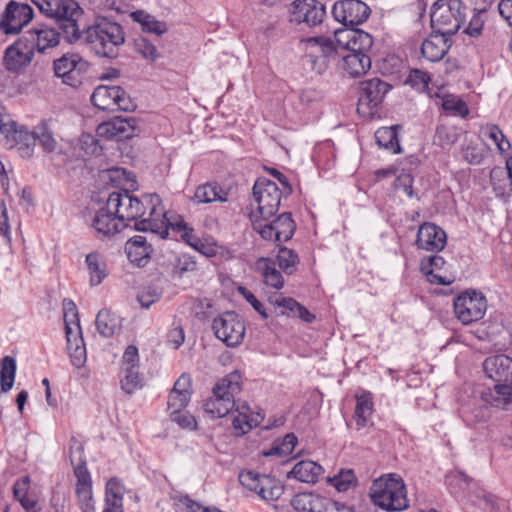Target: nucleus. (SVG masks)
<instances>
[{
  "mask_svg": "<svg viewBox=\"0 0 512 512\" xmlns=\"http://www.w3.org/2000/svg\"><path fill=\"white\" fill-rule=\"evenodd\" d=\"M84 43L96 55L112 59L125 43V33L119 23L99 17L85 29Z\"/></svg>",
  "mask_w": 512,
  "mask_h": 512,
  "instance_id": "obj_1",
  "label": "nucleus"
},
{
  "mask_svg": "<svg viewBox=\"0 0 512 512\" xmlns=\"http://www.w3.org/2000/svg\"><path fill=\"white\" fill-rule=\"evenodd\" d=\"M146 202L151 205L148 218H143L140 222H136L135 230L141 232H151L160 235L162 239L168 236V229L171 227L173 230L179 232L183 231L182 238L192 247L198 249L197 245L199 240L193 235V229L189 228L187 223L178 216L174 221H171L163 207H161V199L157 194H148L145 196Z\"/></svg>",
  "mask_w": 512,
  "mask_h": 512,
  "instance_id": "obj_2",
  "label": "nucleus"
},
{
  "mask_svg": "<svg viewBox=\"0 0 512 512\" xmlns=\"http://www.w3.org/2000/svg\"><path fill=\"white\" fill-rule=\"evenodd\" d=\"M370 497L374 505L388 512L403 511L409 506L406 485L397 474L375 479L370 488Z\"/></svg>",
  "mask_w": 512,
  "mask_h": 512,
  "instance_id": "obj_3",
  "label": "nucleus"
},
{
  "mask_svg": "<svg viewBox=\"0 0 512 512\" xmlns=\"http://www.w3.org/2000/svg\"><path fill=\"white\" fill-rule=\"evenodd\" d=\"M241 389V374L238 371L228 374L215 384L213 395L203 405L204 411L212 418L226 416L234 409L235 396Z\"/></svg>",
  "mask_w": 512,
  "mask_h": 512,
  "instance_id": "obj_4",
  "label": "nucleus"
},
{
  "mask_svg": "<svg viewBox=\"0 0 512 512\" xmlns=\"http://www.w3.org/2000/svg\"><path fill=\"white\" fill-rule=\"evenodd\" d=\"M461 0H438L431 8V26L444 35L458 32L465 19Z\"/></svg>",
  "mask_w": 512,
  "mask_h": 512,
  "instance_id": "obj_5",
  "label": "nucleus"
},
{
  "mask_svg": "<svg viewBox=\"0 0 512 512\" xmlns=\"http://www.w3.org/2000/svg\"><path fill=\"white\" fill-rule=\"evenodd\" d=\"M485 295L476 289H466L453 299V311L463 325H471L481 320L487 310Z\"/></svg>",
  "mask_w": 512,
  "mask_h": 512,
  "instance_id": "obj_6",
  "label": "nucleus"
},
{
  "mask_svg": "<svg viewBox=\"0 0 512 512\" xmlns=\"http://www.w3.org/2000/svg\"><path fill=\"white\" fill-rule=\"evenodd\" d=\"M145 196L143 199H139L127 190L115 191L110 193L107 199L108 207L114 210L122 223L134 221L135 225L136 222L142 220L140 218L145 214L146 207L151 208V205L146 202Z\"/></svg>",
  "mask_w": 512,
  "mask_h": 512,
  "instance_id": "obj_7",
  "label": "nucleus"
},
{
  "mask_svg": "<svg viewBox=\"0 0 512 512\" xmlns=\"http://www.w3.org/2000/svg\"><path fill=\"white\" fill-rule=\"evenodd\" d=\"M283 192L275 182L265 178H258L253 186V197L257 203V212L264 220L273 217L279 209Z\"/></svg>",
  "mask_w": 512,
  "mask_h": 512,
  "instance_id": "obj_8",
  "label": "nucleus"
},
{
  "mask_svg": "<svg viewBox=\"0 0 512 512\" xmlns=\"http://www.w3.org/2000/svg\"><path fill=\"white\" fill-rule=\"evenodd\" d=\"M253 228L263 239L273 242H286L290 240L296 229V224L289 212H284L273 220L255 219Z\"/></svg>",
  "mask_w": 512,
  "mask_h": 512,
  "instance_id": "obj_9",
  "label": "nucleus"
},
{
  "mask_svg": "<svg viewBox=\"0 0 512 512\" xmlns=\"http://www.w3.org/2000/svg\"><path fill=\"white\" fill-rule=\"evenodd\" d=\"M391 86L380 78H372L360 83L357 111L363 116H373L381 105Z\"/></svg>",
  "mask_w": 512,
  "mask_h": 512,
  "instance_id": "obj_10",
  "label": "nucleus"
},
{
  "mask_svg": "<svg viewBox=\"0 0 512 512\" xmlns=\"http://www.w3.org/2000/svg\"><path fill=\"white\" fill-rule=\"evenodd\" d=\"M215 336L228 347H237L245 336V323L234 311L225 312L213 320Z\"/></svg>",
  "mask_w": 512,
  "mask_h": 512,
  "instance_id": "obj_11",
  "label": "nucleus"
},
{
  "mask_svg": "<svg viewBox=\"0 0 512 512\" xmlns=\"http://www.w3.org/2000/svg\"><path fill=\"white\" fill-rule=\"evenodd\" d=\"M89 67V63L76 53H66L53 63L55 75L71 87L82 84Z\"/></svg>",
  "mask_w": 512,
  "mask_h": 512,
  "instance_id": "obj_12",
  "label": "nucleus"
},
{
  "mask_svg": "<svg viewBox=\"0 0 512 512\" xmlns=\"http://www.w3.org/2000/svg\"><path fill=\"white\" fill-rule=\"evenodd\" d=\"M91 102L103 111H130L134 108L130 96L120 86L99 85L91 95Z\"/></svg>",
  "mask_w": 512,
  "mask_h": 512,
  "instance_id": "obj_13",
  "label": "nucleus"
},
{
  "mask_svg": "<svg viewBox=\"0 0 512 512\" xmlns=\"http://www.w3.org/2000/svg\"><path fill=\"white\" fill-rule=\"evenodd\" d=\"M239 482L266 501L278 500L284 492V487L278 480L251 470L242 471L239 474Z\"/></svg>",
  "mask_w": 512,
  "mask_h": 512,
  "instance_id": "obj_14",
  "label": "nucleus"
},
{
  "mask_svg": "<svg viewBox=\"0 0 512 512\" xmlns=\"http://www.w3.org/2000/svg\"><path fill=\"white\" fill-rule=\"evenodd\" d=\"M33 18V9L26 2L10 1L2 14L0 30L8 34H18Z\"/></svg>",
  "mask_w": 512,
  "mask_h": 512,
  "instance_id": "obj_15",
  "label": "nucleus"
},
{
  "mask_svg": "<svg viewBox=\"0 0 512 512\" xmlns=\"http://www.w3.org/2000/svg\"><path fill=\"white\" fill-rule=\"evenodd\" d=\"M369 14V7L360 0H340L332 7L334 19L350 29L365 22Z\"/></svg>",
  "mask_w": 512,
  "mask_h": 512,
  "instance_id": "obj_16",
  "label": "nucleus"
},
{
  "mask_svg": "<svg viewBox=\"0 0 512 512\" xmlns=\"http://www.w3.org/2000/svg\"><path fill=\"white\" fill-rule=\"evenodd\" d=\"M326 9L318 0H294L290 8V21L316 27L323 22Z\"/></svg>",
  "mask_w": 512,
  "mask_h": 512,
  "instance_id": "obj_17",
  "label": "nucleus"
},
{
  "mask_svg": "<svg viewBox=\"0 0 512 512\" xmlns=\"http://www.w3.org/2000/svg\"><path fill=\"white\" fill-rule=\"evenodd\" d=\"M0 141L7 149L17 147L21 157L30 158L34 153V137L25 127L18 126L15 121H11L9 126L2 128Z\"/></svg>",
  "mask_w": 512,
  "mask_h": 512,
  "instance_id": "obj_18",
  "label": "nucleus"
},
{
  "mask_svg": "<svg viewBox=\"0 0 512 512\" xmlns=\"http://www.w3.org/2000/svg\"><path fill=\"white\" fill-rule=\"evenodd\" d=\"M336 48L348 53L368 54L373 46L372 36L360 29H345L335 32Z\"/></svg>",
  "mask_w": 512,
  "mask_h": 512,
  "instance_id": "obj_19",
  "label": "nucleus"
},
{
  "mask_svg": "<svg viewBox=\"0 0 512 512\" xmlns=\"http://www.w3.org/2000/svg\"><path fill=\"white\" fill-rule=\"evenodd\" d=\"M291 506L295 512H339L337 502L312 492L296 494Z\"/></svg>",
  "mask_w": 512,
  "mask_h": 512,
  "instance_id": "obj_20",
  "label": "nucleus"
},
{
  "mask_svg": "<svg viewBox=\"0 0 512 512\" xmlns=\"http://www.w3.org/2000/svg\"><path fill=\"white\" fill-rule=\"evenodd\" d=\"M136 124V119L132 117H114L113 119L98 125L96 132L100 137L120 141L135 136V131L137 129Z\"/></svg>",
  "mask_w": 512,
  "mask_h": 512,
  "instance_id": "obj_21",
  "label": "nucleus"
},
{
  "mask_svg": "<svg viewBox=\"0 0 512 512\" xmlns=\"http://www.w3.org/2000/svg\"><path fill=\"white\" fill-rule=\"evenodd\" d=\"M446 243L447 235L440 226L431 222H424L420 225L415 241L419 249L439 252L444 249Z\"/></svg>",
  "mask_w": 512,
  "mask_h": 512,
  "instance_id": "obj_22",
  "label": "nucleus"
},
{
  "mask_svg": "<svg viewBox=\"0 0 512 512\" xmlns=\"http://www.w3.org/2000/svg\"><path fill=\"white\" fill-rule=\"evenodd\" d=\"M34 57L32 46L23 36L10 45L4 55V65L8 71L18 72L28 66Z\"/></svg>",
  "mask_w": 512,
  "mask_h": 512,
  "instance_id": "obj_23",
  "label": "nucleus"
},
{
  "mask_svg": "<svg viewBox=\"0 0 512 512\" xmlns=\"http://www.w3.org/2000/svg\"><path fill=\"white\" fill-rule=\"evenodd\" d=\"M309 43H314L317 53H309L305 56L306 63L311 67L317 74H322L328 67L327 58L332 56L333 53L339 54L334 41L329 38L313 37L307 40Z\"/></svg>",
  "mask_w": 512,
  "mask_h": 512,
  "instance_id": "obj_24",
  "label": "nucleus"
},
{
  "mask_svg": "<svg viewBox=\"0 0 512 512\" xmlns=\"http://www.w3.org/2000/svg\"><path fill=\"white\" fill-rule=\"evenodd\" d=\"M47 17L63 20L82 14V9L75 0H32Z\"/></svg>",
  "mask_w": 512,
  "mask_h": 512,
  "instance_id": "obj_25",
  "label": "nucleus"
},
{
  "mask_svg": "<svg viewBox=\"0 0 512 512\" xmlns=\"http://www.w3.org/2000/svg\"><path fill=\"white\" fill-rule=\"evenodd\" d=\"M483 369L497 384L512 383V357L498 354L485 359Z\"/></svg>",
  "mask_w": 512,
  "mask_h": 512,
  "instance_id": "obj_26",
  "label": "nucleus"
},
{
  "mask_svg": "<svg viewBox=\"0 0 512 512\" xmlns=\"http://www.w3.org/2000/svg\"><path fill=\"white\" fill-rule=\"evenodd\" d=\"M26 38L33 52L44 53L47 49L57 46L60 42V33L46 25H38L27 31Z\"/></svg>",
  "mask_w": 512,
  "mask_h": 512,
  "instance_id": "obj_27",
  "label": "nucleus"
},
{
  "mask_svg": "<svg viewBox=\"0 0 512 512\" xmlns=\"http://www.w3.org/2000/svg\"><path fill=\"white\" fill-rule=\"evenodd\" d=\"M446 265L447 262L442 256L433 255L422 259L420 270L431 284L450 285L455 278L447 275Z\"/></svg>",
  "mask_w": 512,
  "mask_h": 512,
  "instance_id": "obj_28",
  "label": "nucleus"
},
{
  "mask_svg": "<svg viewBox=\"0 0 512 512\" xmlns=\"http://www.w3.org/2000/svg\"><path fill=\"white\" fill-rule=\"evenodd\" d=\"M128 226V223H122L113 209L108 207V201L105 207L100 208L92 221V227L102 236H113Z\"/></svg>",
  "mask_w": 512,
  "mask_h": 512,
  "instance_id": "obj_29",
  "label": "nucleus"
},
{
  "mask_svg": "<svg viewBox=\"0 0 512 512\" xmlns=\"http://www.w3.org/2000/svg\"><path fill=\"white\" fill-rule=\"evenodd\" d=\"M78 455V462L75 463V457L71 456V463L74 465V475L76 477V495L78 500H84L93 498L92 494V479L90 472L87 469L86 461L83 458L82 448H78L76 451Z\"/></svg>",
  "mask_w": 512,
  "mask_h": 512,
  "instance_id": "obj_30",
  "label": "nucleus"
},
{
  "mask_svg": "<svg viewBox=\"0 0 512 512\" xmlns=\"http://www.w3.org/2000/svg\"><path fill=\"white\" fill-rule=\"evenodd\" d=\"M125 252L131 263L144 267L150 259L151 246L147 244L145 237L136 235L126 242Z\"/></svg>",
  "mask_w": 512,
  "mask_h": 512,
  "instance_id": "obj_31",
  "label": "nucleus"
},
{
  "mask_svg": "<svg viewBox=\"0 0 512 512\" xmlns=\"http://www.w3.org/2000/svg\"><path fill=\"white\" fill-rule=\"evenodd\" d=\"M445 36L446 35L437 32L436 34H431L424 40L421 46L423 58L430 62L440 61L449 49L448 40Z\"/></svg>",
  "mask_w": 512,
  "mask_h": 512,
  "instance_id": "obj_32",
  "label": "nucleus"
},
{
  "mask_svg": "<svg viewBox=\"0 0 512 512\" xmlns=\"http://www.w3.org/2000/svg\"><path fill=\"white\" fill-rule=\"evenodd\" d=\"M340 67L350 77H359L365 74L371 67V58L368 54L348 53L342 55Z\"/></svg>",
  "mask_w": 512,
  "mask_h": 512,
  "instance_id": "obj_33",
  "label": "nucleus"
},
{
  "mask_svg": "<svg viewBox=\"0 0 512 512\" xmlns=\"http://www.w3.org/2000/svg\"><path fill=\"white\" fill-rule=\"evenodd\" d=\"M322 473L323 468L320 464L311 460H302L294 465L287 477L303 483H316Z\"/></svg>",
  "mask_w": 512,
  "mask_h": 512,
  "instance_id": "obj_34",
  "label": "nucleus"
},
{
  "mask_svg": "<svg viewBox=\"0 0 512 512\" xmlns=\"http://www.w3.org/2000/svg\"><path fill=\"white\" fill-rule=\"evenodd\" d=\"M490 182L493 192L497 198L506 200L509 197L510 192H512V189L511 179L509 176V170L507 169V166H495L494 168H492L490 171Z\"/></svg>",
  "mask_w": 512,
  "mask_h": 512,
  "instance_id": "obj_35",
  "label": "nucleus"
},
{
  "mask_svg": "<svg viewBox=\"0 0 512 512\" xmlns=\"http://www.w3.org/2000/svg\"><path fill=\"white\" fill-rule=\"evenodd\" d=\"M131 19L141 26V30L157 36L163 35L168 28L165 22L158 21L153 15L145 10H136L130 13Z\"/></svg>",
  "mask_w": 512,
  "mask_h": 512,
  "instance_id": "obj_36",
  "label": "nucleus"
},
{
  "mask_svg": "<svg viewBox=\"0 0 512 512\" xmlns=\"http://www.w3.org/2000/svg\"><path fill=\"white\" fill-rule=\"evenodd\" d=\"M97 331L103 337H111L121 330L120 318L108 309L100 310L95 320Z\"/></svg>",
  "mask_w": 512,
  "mask_h": 512,
  "instance_id": "obj_37",
  "label": "nucleus"
},
{
  "mask_svg": "<svg viewBox=\"0 0 512 512\" xmlns=\"http://www.w3.org/2000/svg\"><path fill=\"white\" fill-rule=\"evenodd\" d=\"M194 201L197 203H212L215 201L226 202L227 192L224 191L217 183H205L199 185L194 193Z\"/></svg>",
  "mask_w": 512,
  "mask_h": 512,
  "instance_id": "obj_38",
  "label": "nucleus"
},
{
  "mask_svg": "<svg viewBox=\"0 0 512 512\" xmlns=\"http://www.w3.org/2000/svg\"><path fill=\"white\" fill-rule=\"evenodd\" d=\"M481 399L496 407H505L512 402V382L510 384H495L494 393L487 389L481 392Z\"/></svg>",
  "mask_w": 512,
  "mask_h": 512,
  "instance_id": "obj_39",
  "label": "nucleus"
},
{
  "mask_svg": "<svg viewBox=\"0 0 512 512\" xmlns=\"http://www.w3.org/2000/svg\"><path fill=\"white\" fill-rule=\"evenodd\" d=\"M85 263L88 269L91 286L101 284L107 276V267L100 253L94 251L87 254Z\"/></svg>",
  "mask_w": 512,
  "mask_h": 512,
  "instance_id": "obj_40",
  "label": "nucleus"
},
{
  "mask_svg": "<svg viewBox=\"0 0 512 512\" xmlns=\"http://www.w3.org/2000/svg\"><path fill=\"white\" fill-rule=\"evenodd\" d=\"M257 268L261 272L263 281L267 286L277 290L283 287V276L281 272L275 268V264L270 258H260L257 261Z\"/></svg>",
  "mask_w": 512,
  "mask_h": 512,
  "instance_id": "obj_41",
  "label": "nucleus"
},
{
  "mask_svg": "<svg viewBox=\"0 0 512 512\" xmlns=\"http://www.w3.org/2000/svg\"><path fill=\"white\" fill-rule=\"evenodd\" d=\"M235 410L238 413L237 416L233 417L232 425L234 429L239 434H246L249 432L253 427L257 426L259 424L258 416L255 418L249 415L250 407L247 405V403H237L235 405Z\"/></svg>",
  "mask_w": 512,
  "mask_h": 512,
  "instance_id": "obj_42",
  "label": "nucleus"
},
{
  "mask_svg": "<svg viewBox=\"0 0 512 512\" xmlns=\"http://www.w3.org/2000/svg\"><path fill=\"white\" fill-rule=\"evenodd\" d=\"M123 491L124 488L117 479H110L106 484L104 510L123 511Z\"/></svg>",
  "mask_w": 512,
  "mask_h": 512,
  "instance_id": "obj_43",
  "label": "nucleus"
},
{
  "mask_svg": "<svg viewBox=\"0 0 512 512\" xmlns=\"http://www.w3.org/2000/svg\"><path fill=\"white\" fill-rule=\"evenodd\" d=\"M373 412L372 394L368 391H363L360 395L356 396V407L354 418L359 428L365 427Z\"/></svg>",
  "mask_w": 512,
  "mask_h": 512,
  "instance_id": "obj_44",
  "label": "nucleus"
},
{
  "mask_svg": "<svg viewBox=\"0 0 512 512\" xmlns=\"http://www.w3.org/2000/svg\"><path fill=\"white\" fill-rule=\"evenodd\" d=\"M34 144L38 141L42 150L46 153H52L56 150L57 141L46 120L41 121L32 131Z\"/></svg>",
  "mask_w": 512,
  "mask_h": 512,
  "instance_id": "obj_45",
  "label": "nucleus"
},
{
  "mask_svg": "<svg viewBox=\"0 0 512 512\" xmlns=\"http://www.w3.org/2000/svg\"><path fill=\"white\" fill-rule=\"evenodd\" d=\"M67 350L70 355L72 365L76 368H81L86 362V348L82 331L78 328L72 336L71 344L67 341Z\"/></svg>",
  "mask_w": 512,
  "mask_h": 512,
  "instance_id": "obj_46",
  "label": "nucleus"
},
{
  "mask_svg": "<svg viewBox=\"0 0 512 512\" xmlns=\"http://www.w3.org/2000/svg\"><path fill=\"white\" fill-rule=\"evenodd\" d=\"M397 126L381 127L375 132V140L379 147L391 150L393 153H401V146L396 130Z\"/></svg>",
  "mask_w": 512,
  "mask_h": 512,
  "instance_id": "obj_47",
  "label": "nucleus"
},
{
  "mask_svg": "<svg viewBox=\"0 0 512 512\" xmlns=\"http://www.w3.org/2000/svg\"><path fill=\"white\" fill-rule=\"evenodd\" d=\"M63 308L66 340L71 344L72 336L77 331V327L81 331L78 310L75 303L67 299L63 301Z\"/></svg>",
  "mask_w": 512,
  "mask_h": 512,
  "instance_id": "obj_48",
  "label": "nucleus"
},
{
  "mask_svg": "<svg viewBox=\"0 0 512 512\" xmlns=\"http://www.w3.org/2000/svg\"><path fill=\"white\" fill-rule=\"evenodd\" d=\"M481 135L484 139L490 140L497 147L501 154H505L511 148L510 142L506 139L502 130L494 124H487L481 128Z\"/></svg>",
  "mask_w": 512,
  "mask_h": 512,
  "instance_id": "obj_49",
  "label": "nucleus"
},
{
  "mask_svg": "<svg viewBox=\"0 0 512 512\" xmlns=\"http://www.w3.org/2000/svg\"><path fill=\"white\" fill-rule=\"evenodd\" d=\"M297 442V437L293 433L286 434L282 439L275 440L272 447L263 452V455L286 457L293 452Z\"/></svg>",
  "mask_w": 512,
  "mask_h": 512,
  "instance_id": "obj_50",
  "label": "nucleus"
},
{
  "mask_svg": "<svg viewBox=\"0 0 512 512\" xmlns=\"http://www.w3.org/2000/svg\"><path fill=\"white\" fill-rule=\"evenodd\" d=\"M16 369L17 365L15 358L11 356H5L2 359L0 370V386L2 392L6 393L12 389L15 381Z\"/></svg>",
  "mask_w": 512,
  "mask_h": 512,
  "instance_id": "obj_51",
  "label": "nucleus"
},
{
  "mask_svg": "<svg viewBox=\"0 0 512 512\" xmlns=\"http://www.w3.org/2000/svg\"><path fill=\"white\" fill-rule=\"evenodd\" d=\"M460 153L470 165H480L486 157V149L471 140L462 144Z\"/></svg>",
  "mask_w": 512,
  "mask_h": 512,
  "instance_id": "obj_52",
  "label": "nucleus"
},
{
  "mask_svg": "<svg viewBox=\"0 0 512 512\" xmlns=\"http://www.w3.org/2000/svg\"><path fill=\"white\" fill-rule=\"evenodd\" d=\"M138 368L134 366L122 367L121 388L127 394H132L143 387V379L139 375Z\"/></svg>",
  "mask_w": 512,
  "mask_h": 512,
  "instance_id": "obj_53",
  "label": "nucleus"
},
{
  "mask_svg": "<svg viewBox=\"0 0 512 512\" xmlns=\"http://www.w3.org/2000/svg\"><path fill=\"white\" fill-rule=\"evenodd\" d=\"M132 47L134 52L139 54L143 59L151 62H155L160 57L157 47L146 37L138 36L134 38L132 41Z\"/></svg>",
  "mask_w": 512,
  "mask_h": 512,
  "instance_id": "obj_54",
  "label": "nucleus"
},
{
  "mask_svg": "<svg viewBox=\"0 0 512 512\" xmlns=\"http://www.w3.org/2000/svg\"><path fill=\"white\" fill-rule=\"evenodd\" d=\"M459 138V132L455 126L440 124L436 128L434 143L442 148L451 147Z\"/></svg>",
  "mask_w": 512,
  "mask_h": 512,
  "instance_id": "obj_55",
  "label": "nucleus"
},
{
  "mask_svg": "<svg viewBox=\"0 0 512 512\" xmlns=\"http://www.w3.org/2000/svg\"><path fill=\"white\" fill-rule=\"evenodd\" d=\"M276 258L279 267L288 275L294 273L299 263L298 254L294 250L284 246L279 247Z\"/></svg>",
  "mask_w": 512,
  "mask_h": 512,
  "instance_id": "obj_56",
  "label": "nucleus"
},
{
  "mask_svg": "<svg viewBox=\"0 0 512 512\" xmlns=\"http://www.w3.org/2000/svg\"><path fill=\"white\" fill-rule=\"evenodd\" d=\"M77 18H78V16L67 17L62 20L63 21V24L61 25L62 33H60V36H62L63 39L69 44H73L78 41L84 42V31L81 32L79 30V27L77 25Z\"/></svg>",
  "mask_w": 512,
  "mask_h": 512,
  "instance_id": "obj_57",
  "label": "nucleus"
},
{
  "mask_svg": "<svg viewBox=\"0 0 512 512\" xmlns=\"http://www.w3.org/2000/svg\"><path fill=\"white\" fill-rule=\"evenodd\" d=\"M329 482L339 492H346L351 487L357 485V477L352 469H341L333 477L329 478Z\"/></svg>",
  "mask_w": 512,
  "mask_h": 512,
  "instance_id": "obj_58",
  "label": "nucleus"
},
{
  "mask_svg": "<svg viewBox=\"0 0 512 512\" xmlns=\"http://www.w3.org/2000/svg\"><path fill=\"white\" fill-rule=\"evenodd\" d=\"M430 81V75L420 69H411L406 79V83L419 92L427 91Z\"/></svg>",
  "mask_w": 512,
  "mask_h": 512,
  "instance_id": "obj_59",
  "label": "nucleus"
},
{
  "mask_svg": "<svg viewBox=\"0 0 512 512\" xmlns=\"http://www.w3.org/2000/svg\"><path fill=\"white\" fill-rule=\"evenodd\" d=\"M462 417L468 426L484 423L490 418V409L482 405L469 410H463Z\"/></svg>",
  "mask_w": 512,
  "mask_h": 512,
  "instance_id": "obj_60",
  "label": "nucleus"
},
{
  "mask_svg": "<svg viewBox=\"0 0 512 512\" xmlns=\"http://www.w3.org/2000/svg\"><path fill=\"white\" fill-rule=\"evenodd\" d=\"M190 398V394L170 391L167 401V407L170 414L181 412V410L189 403Z\"/></svg>",
  "mask_w": 512,
  "mask_h": 512,
  "instance_id": "obj_61",
  "label": "nucleus"
},
{
  "mask_svg": "<svg viewBox=\"0 0 512 512\" xmlns=\"http://www.w3.org/2000/svg\"><path fill=\"white\" fill-rule=\"evenodd\" d=\"M447 485L451 488L453 493L458 490L467 488L472 479L462 471L451 472L446 477Z\"/></svg>",
  "mask_w": 512,
  "mask_h": 512,
  "instance_id": "obj_62",
  "label": "nucleus"
},
{
  "mask_svg": "<svg viewBox=\"0 0 512 512\" xmlns=\"http://www.w3.org/2000/svg\"><path fill=\"white\" fill-rule=\"evenodd\" d=\"M323 98L321 91L315 88H305L299 94L300 104L305 108H313Z\"/></svg>",
  "mask_w": 512,
  "mask_h": 512,
  "instance_id": "obj_63",
  "label": "nucleus"
},
{
  "mask_svg": "<svg viewBox=\"0 0 512 512\" xmlns=\"http://www.w3.org/2000/svg\"><path fill=\"white\" fill-rule=\"evenodd\" d=\"M485 20L486 13L474 11L465 32L471 37H478L482 32Z\"/></svg>",
  "mask_w": 512,
  "mask_h": 512,
  "instance_id": "obj_64",
  "label": "nucleus"
}]
</instances>
